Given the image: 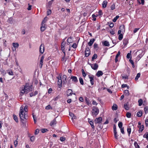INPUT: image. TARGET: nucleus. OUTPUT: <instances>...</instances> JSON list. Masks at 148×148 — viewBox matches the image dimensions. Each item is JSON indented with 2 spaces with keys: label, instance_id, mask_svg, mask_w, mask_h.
<instances>
[{
  "label": "nucleus",
  "instance_id": "nucleus-63",
  "mask_svg": "<svg viewBox=\"0 0 148 148\" xmlns=\"http://www.w3.org/2000/svg\"><path fill=\"white\" fill-rule=\"evenodd\" d=\"M139 29L138 28H135L133 31L134 33H136Z\"/></svg>",
  "mask_w": 148,
  "mask_h": 148
},
{
  "label": "nucleus",
  "instance_id": "nucleus-3",
  "mask_svg": "<svg viewBox=\"0 0 148 148\" xmlns=\"http://www.w3.org/2000/svg\"><path fill=\"white\" fill-rule=\"evenodd\" d=\"M99 110L98 108L96 107L93 108L92 111V115L93 116H96L98 114Z\"/></svg>",
  "mask_w": 148,
  "mask_h": 148
},
{
  "label": "nucleus",
  "instance_id": "nucleus-46",
  "mask_svg": "<svg viewBox=\"0 0 148 148\" xmlns=\"http://www.w3.org/2000/svg\"><path fill=\"white\" fill-rule=\"evenodd\" d=\"M144 110L145 111V114H147L148 112V108L147 107H145L144 108Z\"/></svg>",
  "mask_w": 148,
  "mask_h": 148
},
{
  "label": "nucleus",
  "instance_id": "nucleus-40",
  "mask_svg": "<svg viewBox=\"0 0 148 148\" xmlns=\"http://www.w3.org/2000/svg\"><path fill=\"white\" fill-rule=\"evenodd\" d=\"M124 93L125 95L128 96L129 95V92L128 90H125L124 91Z\"/></svg>",
  "mask_w": 148,
  "mask_h": 148
},
{
  "label": "nucleus",
  "instance_id": "nucleus-48",
  "mask_svg": "<svg viewBox=\"0 0 148 148\" xmlns=\"http://www.w3.org/2000/svg\"><path fill=\"white\" fill-rule=\"evenodd\" d=\"M45 109L47 110L51 109H52L50 105H48L46 106Z\"/></svg>",
  "mask_w": 148,
  "mask_h": 148
},
{
  "label": "nucleus",
  "instance_id": "nucleus-53",
  "mask_svg": "<svg viewBox=\"0 0 148 148\" xmlns=\"http://www.w3.org/2000/svg\"><path fill=\"white\" fill-rule=\"evenodd\" d=\"M145 122L146 126H148V116L146 118L145 121Z\"/></svg>",
  "mask_w": 148,
  "mask_h": 148
},
{
  "label": "nucleus",
  "instance_id": "nucleus-19",
  "mask_svg": "<svg viewBox=\"0 0 148 148\" xmlns=\"http://www.w3.org/2000/svg\"><path fill=\"white\" fill-rule=\"evenodd\" d=\"M129 104L128 102H127L126 103H125L124 104V107L125 109L127 110H128L129 109Z\"/></svg>",
  "mask_w": 148,
  "mask_h": 148
},
{
  "label": "nucleus",
  "instance_id": "nucleus-23",
  "mask_svg": "<svg viewBox=\"0 0 148 148\" xmlns=\"http://www.w3.org/2000/svg\"><path fill=\"white\" fill-rule=\"evenodd\" d=\"M67 95L68 96H69L71 95L72 94H73V93H72V90L71 89H68L67 91Z\"/></svg>",
  "mask_w": 148,
  "mask_h": 148
},
{
  "label": "nucleus",
  "instance_id": "nucleus-16",
  "mask_svg": "<svg viewBox=\"0 0 148 148\" xmlns=\"http://www.w3.org/2000/svg\"><path fill=\"white\" fill-rule=\"evenodd\" d=\"M85 101L86 103L88 106H90L91 105L90 102L88 98L86 97L85 98Z\"/></svg>",
  "mask_w": 148,
  "mask_h": 148
},
{
  "label": "nucleus",
  "instance_id": "nucleus-60",
  "mask_svg": "<svg viewBox=\"0 0 148 148\" xmlns=\"http://www.w3.org/2000/svg\"><path fill=\"white\" fill-rule=\"evenodd\" d=\"M28 5H29V6H28V8H27V9L28 10H31L32 9V6L31 5H29V4H28Z\"/></svg>",
  "mask_w": 148,
  "mask_h": 148
},
{
  "label": "nucleus",
  "instance_id": "nucleus-4",
  "mask_svg": "<svg viewBox=\"0 0 148 148\" xmlns=\"http://www.w3.org/2000/svg\"><path fill=\"white\" fill-rule=\"evenodd\" d=\"M57 78L58 79L57 83L58 85L60 86V87L62 86V84L63 83L62 79L61 77V75H59L58 77H57Z\"/></svg>",
  "mask_w": 148,
  "mask_h": 148
},
{
  "label": "nucleus",
  "instance_id": "nucleus-44",
  "mask_svg": "<svg viewBox=\"0 0 148 148\" xmlns=\"http://www.w3.org/2000/svg\"><path fill=\"white\" fill-rule=\"evenodd\" d=\"M29 137L30 138V140L31 141H34L35 140V138L34 136H29Z\"/></svg>",
  "mask_w": 148,
  "mask_h": 148
},
{
  "label": "nucleus",
  "instance_id": "nucleus-34",
  "mask_svg": "<svg viewBox=\"0 0 148 148\" xmlns=\"http://www.w3.org/2000/svg\"><path fill=\"white\" fill-rule=\"evenodd\" d=\"M131 128L130 127H128L127 128V132L128 133V136H130V134L131 132Z\"/></svg>",
  "mask_w": 148,
  "mask_h": 148
},
{
  "label": "nucleus",
  "instance_id": "nucleus-39",
  "mask_svg": "<svg viewBox=\"0 0 148 148\" xmlns=\"http://www.w3.org/2000/svg\"><path fill=\"white\" fill-rule=\"evenodd\" d=\"M134 145L136 148H140L139 145H138L137 143L135 142L134 143Z\"/></svg>",
  "mask_w": 148,
  "mask_h": 148
},
{
  "label": "nucleus",
  "instance_id": "nucleus-45",
  "mask_svg": "<svg viewBox=\"0 0 148 148\" xmlns=\"http://www.w3.org/2000/svg\"><path fill=\"white\" fill-rule=\"evenodd\" d=\"M47 17H45L44 18V19L42 21V23H43V24H45V23L46 22V21H47Z\"/></svg>",
  "mask_w": 148,
  "mask_h": 148
},
{
  "label": "nucleus",
  "instance_id": "nucleus-59",
  "mask_svg": "<svg viewBox=\"0 0 148 148\" xmlns=\"http://www.w3.org/2000/svg\"><path fill=\"white\" fill-rule=\"evenodd\" d=\"M121 129V132L123 134H124L125 133L124 130V128L122 127L120 128Z\"/></svg>",
  "mask_w": 148,
  "mask_h": 148
},
{
  "label": "nucleus",
  "instance_id": "nucleus-58",
  "mask_svg": "<svg viewBox=\"0 0 148 148\" xmlns=\"http://www.w3.org/2000/svg\"><path fill=\"white\" fill-rule=\"evenodd\" d=\"M60 140L61 141H63L65 140V138L64 137H61Z\"/></svg>",
  "mask_w": 148,
  "mask_h": 148
},
{
  "label": "nucleus",
  "instance_id": "nucleus-57",
  "mask_svg": "<svg viewBox=\"0 0 148 148\" xmlns=\"http://www.w3.org/2000/svg\"><path fill=\"white\" fill-rule=\"evenodd\" d=\"M12 21L13 18H12L11 17L8 19V21L11 23H12Z\"/></svg>",
  "mask_w": 148,
  "mask_h": 148
},
{
  "label": "nucleus",
  "instance_id": "nucleus-20",
  "mask_svg": "<svg viewBox=\"0 0 148 148\" xmlns=\"http://www.w3.org/2000/svg\"><path fill=\"white\" fill-rule=\"evenodd\" d=\"M12 45L13 47H14L15 49V50L16 49V48H18L19 46V44L18 43H12Z\"/></svg>",
  "mask_w": 148,
  "mask_h": 148
},
{
  "label": "nucleus",
  "instance_id": "nucleus-32",
  "mask_svg": "<svg viewBox=\"0 0 148 148\" xmlns=\"http://www.w3.org/2000/svg\"><path fill=\"white\" fill-rule=\"evenodd\" d=\"M129 61L130 62L131 64L132 67L134 68L135 67V66L134 63L133 61L131 59H130V60H129Z\"/></svg>",
  "mask_w": 148,
  "mask_h": 148
},
{
  "label": "nucleus",
  "instance_id": "nucleus-54",
  "mask_svg": "<svg viewBox=\"0 0 148 148\" xmlns=\"http://www.w3.org/2000/svg\"><path fill=\"white\" fill-rule=\"evenodd\" d=\"M82 73L84 77H85L86 75V74L84 72V71L83 69L82 70Z\"/></svg>",
  "mask_w": 148,
  "mask_h": 148
},
{
  "label": "nucleus",
  "instance_id": "nucleus-62",
  "mask_svg": "<svg viewBox=\"0 0 148 148\" xmlns=\"http://www.w3.org/2000/svg\"><path fill=\"white\" fill-rule=\"evenodd\" d=\"M72 47L74 48H75L77 47V45L76 43H74L72 45Z\"/></svg>",
  "mask_w": 148,
  "mask_h": 148
},
{
  "label": "nucleus",
  "instance_id": "nucleus-18",
  "mask_svg": "<svg viewBox=\"0 0 148 148\" xmlns=\"http://www.w3.org/2000/svg\"><path fill=\"white\" fill-rule=\"evenodd\" d=\"M102 43L103 45L105 46L108 47L110 46L109 43V42L107 40L104 41L103 42H102Z\"/></svg>",
  "mask_w": 148,
  "mask_h": 148
},
{
  "label": "nucleus",
  "instance_id": "nucleus-24",
  "mask_svg": "<svg viewBox=\"0 0 148 148\" xmlns=\"http://www.w3.org/2000/svg\"><path fill=\"white\" fill-rule=\"evenodd\" d=\"M56 122L55 119L53 120L50 123V124L51 126H53L54 125L56 124Z\"/></svg>",
  "mask_w": 148,
  "mask_h": 148
},
{
  "label": "nucleus",
  "instance_id": "nucleus-26",
  "mask_svg": "<svg viewBox=\"0 0 148 148\" xmlns=\"http://www.w3.org/2000/svg\"><path fill=\"white\" fill-rule=\"evenodd\" d=\"M138 127L139 128V131L141 132H142L144 130V127L143 125H142L141 126H138Z\"/></svg>",
  "mask_w": 148,
  "mask_h": 148
},
{
  "label": "nucleus",
  "instance_id": "nucleus-56",
  "mask_svg": "<svg viewBox=\"0 0 148 148\" xmlns=\"http://www.w3.org/2000/svg\"><path fill=\"white\" fill-rule=\"evenodd\" d=\"M47 14L48 15H50L51 14V10L50 9L48 10L47 12Z\"/></svg>",
  "mask_w": 148,
  "mask_h": 148
},
{
  "label": "nucleus",
  "instance_id": "nucleus-51",
  "mask_svg": "<svg viewBox=\"0 0 148 148\" xmlns=\"http://www.w3.org/2000/svg\"><path fill=\"white\" fill-rule=\"evenodd\" d=\"M41 132L42 133H44L48 131V130L46 129H42L41 130Z\"/></svg>",
  "mask_w": 148,
  "mask_h": 148
},
{
  "label": "nucleus",
  "instance_id": "nucleus-30",
  "mask_svg": "<svg viewBox=\"0 0 148 148\" xmlns=\"http://www.w3.org/2000/svg\"><path fill=\"white\" fill-rule=\"evenodd\" d=\"M67 42L69 43H70L72 42L73 41L72 37H70L67 40Z\"/></svg>",
  "mask_w": 148,
  "mask_h": 148
},
{
  "label": "nucleus",
  "instance_id": "nucleus-61",
  "mask_svg": "<svg viewBox=\"0 0 148 148\" xmlns=\"http://www.w3.org/2000/svg\"><path fill=\"white\" fill-rule=\"evenodd\" d=\"M39 129H37L36 131H35V134L36 135H37V134L39 132Z\"/></svg>",
  "mask_w": 148,
  "mask_h": 148
},
{
  "label": "nucleus",
  "instance_id": "nucleus-64",
  "mask_svg": "<svg viewBox=\"0 0 148 148\" xmlns=\"http://www.w3.org/2000/svg\"><path fill=\"white\" fill-rule=\"evenodd\" d=\"M143 137L144 138H146L147 139H148V133L147 134H144L143 136Z\"/></svg>",
  "mask_w": 148,
  "mask_h": 148
},
{
  "label": "nucleus",
  "instance_id": "nucleus-11",
  "mask_svg": "<svg viewBox=\"0 0 148 148\" xmlns=\"http://www.w3.org/2000/svg\"><path fill=\"white\" fill-rule=\"evenodd\" d=\"M88 122L89 123V124L92 127L93 129H94L95 127L94 125V123L93 121L92 120H91L90 119H88Z\"/></svg>",
  "mask_w": 148,
  "mask_h": 148
},
{
  "label": "nucleus",
  "instance_id": "nucleus-12",
  "mask_svg": "<svg viewBox=\"0 0 148 148\" xmlns=\"http://www.w3.org/2000/svg\"><path fill=\"white\" fill-rule=\"evenodd\" d=\"M44 58V56H42L41 58V59L40 61V68H41L42 67V66L43 65V61Z\"/></svg>",
  "mask_w": 148,
  "mask_h": 148
},
{
  "label": "nucleus",
  "instance_id": "nucleus-52",
  "mask_svg": "<svg viewBox=\"0 0 148 148\" xmlns=\"http://www.w3.org/2000/svg\"><path fill=\"white\" fill-rule=\"evenodd\" d=\"M69 115L72 117V119H75V118H74V114L73 113L71 112H69Z\"/></svg>",
  "mask_w": 148,
  "mask_h": 148
},
{
  "label": "nucleus",
  "instance_id": "nucleus-21",
  "mask_svg": "<svg viewBox=\"0 0 148 148\" xmlns=\"http://www.w3.org/2000/svg\"><path fill=\"white\" fill-rule=\"evenodd\" d=\"M120 29L122 31V32H124L125 31V26L124 25H121L120 27Z\"/></svg>",
  "mask_w": 148,
  "mask_h": 148
},
{
  "label": "nucleus",
  "instance_id": "nucleus-35",
  "mask_svg": "<svg viewBox=\"0 0 148 148\" xmlns=\"http://www.w3.org/2000/svg\"><path fill=\"white\" fill-rule=\"evenodd\" d=\"M114 132V135L115 138L116 139H118V135L117 134V131Z\"/></svg>",
  "mask_w": 148,
  "mask_h": 148
},
{
  "label": "nucleus",
  "instance_id": "nucleus-8",
  "mask_svg": "<svg viewBox=\"0 0 148 148\" xmlns=\"http://www.w3.org/2000/svg\"><path fill=\"white\" fill-rule=\"evenodd\" d=\"M45 50L44 45V44H41L40 47V52L42 53H43Z\"/></svg>",
  "mask_w": 148,
  "mask_h": 148
},
{
  "label": "nucleus",
  "instance_id": "nucleus-37",
  "mask_svg": "<svg viewBox=\"0 0 148 148\" xmlns=\"http://www.w3.org/2000/svg\"><path fill=\"white\" fill-rule=\"evenodd\" d=\"M13 119L15 120V121H16V122H18V118H17V116L16 115H14V114L13 115Z\"/></svg>",
  "mask_w": 148,
  "mask_h": 148
},
{
  "label": "nucleus",
  "instance_id": "nucleus-50",
  "mask_svg": "<svg viewBox=\"0 0 148 148\" xmlns=\"http://www.w3.org/2000/svg\"><path fill=\"white\" fill-rule=\"evenodd\" d=\"M122 125L123 124L121 122H119L118 123V126L120 128H122Z\"/></svg>",
  "mask_w": 148,
  "mask_h": 148
},
{
  "label": "nucleus",
  "instance_id": "nucleus-13",
  "mask_svg": "<svg viewBox=\"0 0 148 148\" xmlns=\"http://www.w3.org/2000/svg\"><path fill=\"white\" fill-rule=\"evenodd\" d=\"M54 0H51L48 2L47 5V8H50L51 5L53 3V1H54Z\"/></svg>",
  "mask_w": 148,
  "mask_h": 148
},
{
  "label": "nucleus",
  "instance_id": "nucleus-10",
  "mask_svg": "<svg viewBox=\"0 0 148 148\" xmlns=\"http://www.w3.org/2000/svg\"><path fill=\"white\" fill-rule=\"evenodd\" d=\"M71 79L75 83H77L78 82V79L75 76H71Z\"/></svg>",
  "mask_w": 148,
  "mask_h": 148
},
{
  "label": "nucleus",
  "instance_id": "nucleus-38",
  "mask_svg": "<svg viewBox=\"0 0 148 148\" xmlns=\"http://www.w3.org/2000/svg\"><path fill=\"white\" fill-rule=\"evenodd\" d=\"M97 55L96 54H95L92 57V61H93L94 60L96 59L97 58Z\"/></svg>",
  "mask_w": 148,
  "mask_h": 148
},
{
  "label": "nucleus",
  "instance_id": "nucleus-17",
  "mask_svg": "<svg viewBox=\"0 0 148 148\" xmlns=\"http://www.w3.org/2000/svg\"><path fill=\"white\" fill-rule=\"evenodd\" d=\"M95 40L94 38H92L90 39L89 42L88 43V45L90 46H91L94 42Z\"/></svg>",
  "mask_w": 148,
  "mask_h": 148
},
{
  "label": "nucleus",
  "instance_id": "nucleus-41",
  "mask_svg": "<svg viewBox=\"0 0 148 148\" xmlns=\"http://www.w3.org/2000/svg\"><path fill=\"white\" fill-rule=\"evenodd\" d=\"M123 38V35L122 34H120L118 38L119 40H121Z\"/></svg>",
  "mask_w": 148,
  "mask_h": 148
},
{
  "label": "nucleus",
  "instance_id": "nucleus-22",
  "mask_svg": "<svg viewBox=\"0 0 148 148\" xmlns=\"http://www.w3.org/2000/svg\"><path fill=\"white\" fill-rule=\"evenodd\" d=\"M103 73L102 71H99L97 72L96 74V75L97 76L99 77L101 76H102L103 75Z\"/></svg>",
  "mask_w": 148,
  "mask_h": 148
},
{
  "label": "nucleus",
  "instance_id": "nucleus-43",
  "mask_svg": "<svg viewBox=\"0 0 148 148\" xmlns=\"http://www.w3.org/2000/svg\"><path fill=\"white\" fill-rule=\"evenodd\" d=\"M119 16H116L113 20V21L115 22H116L117 20L119 18Z\"/></svg>",
  "mask_w": 148,
  "mask_h": 148
},
{
  "label": "nucleus",
  "instance_id": "nucleus-27",
  "mask_svg": "<svg viewBox=\"0 0 148 148\" xmlns=\"http://www.w3.org/2000/svg\"><path fill=\"white\" fill-rule=\"evenodd\" d=\"M132 51H130V53H128L126 56V57L127 58L129 59V58L131 59L132 58L131 56Z\"/></svg>",
  "mask_w": 148,
  "mask_h": 148
},
{
  "label": "nucleus",
  "instance_id": "nucleus-5",
  "mask_svg": "<svg viewBox=\"0 0 148 148\" xmlns=\"http://www.w3.org/2000/svg\"><path fill=\"white\" fill-rule=\"evenodd\" d=\"M85 53V55L86 57L90 55V49L88 47L86 48Z\"/></svg>",
  "mask_w": 148,
  "mask_h": 148
},
{
  "label": "nucleus",
  "instance_id": "nucleus-47",
  "mask_svg": "<svg viewBox=\"0 0 148 148\" xmlns=\"http://www.w3.org/2000/svg\"><path fill=\"white\" fill-rule=\"evenodd\" d=\"M131 114L129 112H127V113H126V116L127 118H130L131 116Z\"/></svg>",
  "mask_w": 148,
  "mask_h": 148
},
{
  "label": "nucleus",
  "instance_id": "nucleus-49",
  "mask_svg": "<svg viewBox=\"0 0 148 148\" xmlns=\"http://www.w3.org/2000/svg\"><path fill=\"white\" fill-rule=\"evenodd\" d=\"M17 138L16 139V140H15V141H14V144L15 145V147H16L18 145V141H17Z\"/></svg>",
  "mask_w": 148,
  "mask_h": 148
},
{
  "label": "nucleus",
  "instance_id": "nucleus-29",
  "mask_svg": "<svg viewBox=\"0 0 148 148\" xmlns=\"http://www.w3.org/2000/svg\"><path fill=\"white\" fill-rule=\"evenodd\" d=\"M137 116L139 117H141L142 115V111H140L137 112L136 114Z\"/></svg>",
  "mask_w": 148,
  "mask_h": 148
},
{
  "label": "nucleus",
  "instance_id": "nucleus-31",
  "mask_svg": "<svg viewBox=\"0 0 148 148\" xmlns=\"http://www.w3.org/2000/svg\"><path fill=\"white\" fill-rule=\"evenodd\" d=\"M141 51V52H140V55H138V56L137 58H140L143 55L144 53H143V51Z\"/></svg>",
  "mask_w": 148,
  "mask_h": 148
},
{
  "label": "nucleus",
  "instance_id": "nucleus-14",
  "mask_svg": "<svg viewBox=\"0 0 148 148\" xmlns=\"http://www.w3.org/2000/svg\"><path fill=\"white\" fill-rule=\"evenodd\" d=\"M45 27V24L42 23L41 26L40 27V30L42 32H43L45 30L46 28Z\"/></svg>",
  "mask_w": 148,
  "mask_h": 148
},
{
  "label": "nucleus",
  "instance_id": "nucleus-7",
  "mask_svg": "<svg viewBox=\"0 0 148 148\" xmlns=\"http://www.w3.org/2000/svg\"><path fill=\"white\" fill-rule=\"evenodd\" d=\"M91 68L94 70L97 69L98 67V65L96 63L94 64H93L90 63L89 64Z\"/></svg>",
  "mask_w": 148,
  "mask_h": 148
},
{
  "label": "nucleus",
  "instance_id": "nucleus-55",
  "mask_svg": "<svg viewBox=\"0 0 148 148\" xmlns=\"http://www.w3.org/2000/svg\"><path fill=\"white\" fill-rule=\"evenodd\" d=\"M33 118L34 123H36V116L33 115Z\"/></svg>",
  "mask_w": 148,
  "mask_h": 148
},
{
  "label": "nucleus",
  "instance_id": "nucleus-9",
  "mask_svg": "<svg viewBox=\"0 0 148 148\" xmlns=\"http://www.w3.org/2000/svg\"><path fill=\"white\" fill-rule=\"evenodd\" d=\"M88 77L90 79V81L91 85H92L94 84V79L93 77L90 75H88Z\"/></svg>",
  "mask_w": 148,
  "mask_h": 148
},
{
  "label": "nucleus",
  "instance_id": "nucleus-6",
  "mask_svg": "<svg viewBox=\"0 0 148 148\" xmlns=\"http://www.w3.org/2000/svg\"><path fill=\"white\" fill-rule=\"evenodd\" d=\"M102 121V118L101 117H99L97 118L95 120V124L98 123L100 124Z\"/></svg>",
  "mask_w": 148,
  "mask_h": 148
},
{
  "label": "nucleus",
  "instance_id": "nucleus-2",
  "mask_svg": "<svg viewBox=\"0 0 148 148\" xmlns=\"http://www.w3.org/2000/svg\"><path fill=\"white\" fill-rule=\"evenodd\" d=\"M19 115L21 121H23L25 119L27 120L28 119V116L27 114L24 112V108L22 106L20 108Z\"/></svg>",
  "mask_w": 148,
  "mask_h": 148
},
{
  "label": "nucleus",
  "instance_id": "nucleus-28",
  "mask_svg": "<svg viewBox=\"0 0 148 148\" xmlns=\"http://www.w3.org/2000/svg\"><path fill=\"white\" fill-rule=\"evenodd\" d=\"M117 109V106L116 104H114L112 107V109L113 110H115Z\"/></svg>",
  "mask_w": 148,
  "mask_h": 148
},
{
  "label": "nucleus",
  "instance_id": "nucleus-33",
  "mask_svg": "<svg viewBox=\"0 0 148 148\" xmlns=\"http://www.w3.org/2000/svg\"><path fill=\"white\" fill-rule=\"evenodd\" d=\"M140 73H138L135 78V80L136 81L138 79V78L140 77Z\"/></svg>",
  "mask_w": 148,
  "mask_h": 148
},
{
  "label": "nucleus",
  "instance_id": "nucleus-25",
  "mask_svg": "<svg viewBox=\"0 0 148 148\" xmlns=\"http://www.w3.org/2000/svg\"><path fill=\"white\" fill-rule=\"evenodd\" d=\"M107 3V1H103L102 3V5L103 7V8H106V6Z\"/></svg>",
  "mask_w": 148,
  "mask_h": 148
},
{
  "label": "nucleus",
  "instance_id": "nucleus-15",
  "mask_svg": "<svg viewBox=\"0 0 148 148\" xmlns=\"http://www.w3.org/2000/svg\"><path fill=\"white\" fill-rule=\"evenodd\" d=\"M66 75H64L63 76L62 78V81L63 84H65L66 82Z\"/></svg>",
  "mask_w": 148,
  "mask_h": 148
},
{
  "label": "nucleus",
  "instance_id": "nucleus-1",
  "mask_svg": "<svg viewBox=\"0 0 148 148\" xmlns=\"http://www.w3.org/2000/svg\"><path fill=\"white\" fill-rule=\"evenodd\" d=\"M32 85L29 86L28 83H26L25 85L22 87L21 90L20 92V95L22 96L24 94H26L32 90Z\"/></svg>",
  "mask_w": 148,
  "mask_h": 148
},
{
  "label": "nucleus",
  "instance_id": "nucleus-36",
  "mask_svg": "<svg viewBox=\"0 0 148 148\" xmlns=\"http://www.w3.org/2000/svg\"><path fill=\"white\" fill-rule=\"evenodd\" d=\"M79 81L80 83L82 85H83L84 84L83 79L82 77H80L79 78Z\"/></svg>",
  "mask_w": 148,
  "mask_h": 148
},
{
  "label": "nucleus",
  "instance_id": "nucleus-42",
  "mask_svg": "<svg viewBox=\"0 0 148 148\" xmlns=\"http://www.w3.org/2000/svg\"><path fill=\"white\" fill-rule=\"evenodd\" d=\"M138 102L139 103V106H140L142 104L143 100L142 99H140L138 100Z\"/></svg>",
  "mask_w": 148,
  "mask_h": 148
}]
</instances>
